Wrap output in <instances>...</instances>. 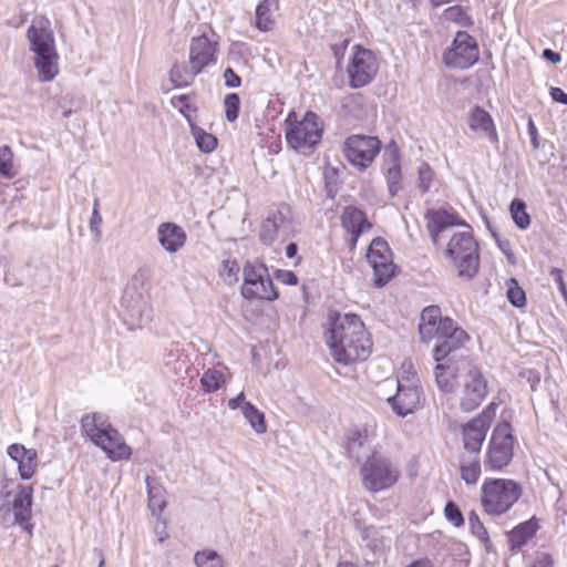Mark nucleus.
<instances>
[{
  "label": "nucleus",
  "mask_w": 567,
  "mask_h": 567,
  "mask_svg": "<svg viewBox=\"0 0 567 567\" xmlns=\"http://www.w3.org/2000/svg\"><path fill=\"white\" fill-rule=\"evenodd\" d=\"M435 381L442 392H453L457 384V364L455 359H443L435 361Z\"/></svg>",
  "instance_id": "cd10ccee"
},
{
  "label": "nucleus",
  "mask_w": 567,
  "mask_h": 567,
  "mask_svg": "<svg viewBox=\"0 0 567 567\" xmlns=\"http://www.w3.org/2000/svg\"><path fill=\"white\" fill-rule=\"evenodd\" d=\"M197 146L205 153H210L217 147V138L205 131H199L195 135Z\"/></svg>",
  "instance_id": "3c124183"
},
{
  "label": "nucleus",
  "mask_w": 567,
  "mask_h": 567,
  "mask_svg": "<svg viewBox=\"0 0 567 567\" xmlns=\"http://www.w3.org/2000/svg\"><path fill=\"white\" fill-rule=\"evenodd\" d=\"M498 406V402L492 401L480 414L461 425V439L467 453H481L487 432L496 417Z\"/></svg>",
  "instance_id": "1a4fd4ad"
},
{
  "label": "nucleus",
  "mask_w": 567,
  "mask_h": 567,
  "mask_svg": "<svg viewBox=\"0 0 567 567\" xmlns=\"http://www.w3.org/2000/svg\"><path fill=\"white\" fill-rule=\"evenodd\" d=\"M324 341L332 360L343 367L367 361L373 350L372 336L364 321L352 312H329Z\"/></svg>",
  "instance_id": "f257e3e1"
},
{
  "label": "nucleus",
  "mask_w": 567,
  "mask_h": 567,
  "mask_svg": "<svg viewBox=\"0 0 567 567\" xmlns=\"http://www.w3.org/2000/svg\"><path fill=\"white\" fill-rule=\"evenodd\" d=\"M365 106L364 95L361 93H351L343 97L342 100V109L352 115H358L361 111H363Z\"/></svg>",
  "instance_id": "a18cd8bd"
},
{
  "label": "nucleus",
  "mask_w": 567,
  "mask_h": 567,
  "mask_svg": "<svg viewBox=\"0 0 567 567\" xmlns=\"http://www.w3.org/2000/svg\"><path fill=\"white\" fill-rule=\"evenodd\" d=\"M506 296L508 301L516 308H523L526 305V295L515 278L506 281Z\"/></svg>",
  "instance_id": "79ce46f5"
},
{
  "label": "nucleus",
  "mask_w": 567,
  "mask_h": 567,
  "mask_svg": "<svg viewBox=\"0 0 567 567\" xmlns=\"http://www.w3.org/2000/svg\"><path fill=\"white\" fill-rule=\"evenodd\" d=\"M369 440V431L365 426H353L346 434L344 449L349 456L354 455Z\"/></svg>",
  "instance_id": "e433bc0d"
},
{
  "label": "nucleus",
  "mask_w": 567,
  "mask_h": 567,
  "mask_svg": "<svg viewBox=\"0 0 567 567\" xmlns=\"http://www.w3.org/2000/svg\"><path fill=\"white\" fill-rule=\"evenodd\" d=\"M224 79L228 87H238L241 84V78L231 68L225 70Z\"/></svg>",
  "instance_id": "13d9d810"
},
{
  "label": "nucleus",
  "mask_w": 567,
  "mask_h": 567,
  "mask_svg": "<svg viewBox=\"0 0 567 567\" xmlns=\"http://www.w3.org/2000/svg\"><path fill=\"white\" fill-rule=\"evenodd\" d=\"M278 10V0H262L259 2L255 12V27L261 32L271 31L275 27L274 12Z\"/></svg>",
  "instance_id": "7c9ffc66"
},
{
  "label": "nucleus",
  "mask_w": 567,
  "mask_h": 567,
  "mask_svg": "<svg viewBox=\"0 0 567 567\" xmlns=\"http://www.w3.org/2000/svg\"><path fill=\"white\" fill-rule=\"evenodd\" d=\"M549 93L555 102L567 105V93H565L560 87H551Z\"/></svg>",
  "instance_id": "052dcab7"
},
{
  "label": "nucleus",
  "mask_w": 567,
  "mask_h": 567,
  "mask_svg": "<svg viewBox=\"0 0 567 567\" xmlns=\"http://www.w3.org/2000/svg\"><path fill=\"white\" fill-rule=\"evenodd\" d=\"M28 39L31 50L37 54L56 51L54 37L50 29V22L45 19L34 21L28 29Z\"/></svg>",
  "instance_id": "b1692460"
},
{
  "label": "nucleus",
  "mask_w": 567,
  "mask_h": 567,
  "mask_svg": "<svg viewBox=\"0 0 567 567\" xmlns=\"http://www.w3.org/2000/svg\"><path fill=\"white\" fill-rule=\"evenodd\" d=\"M289 220L281 212L270 214L260 225L259 238L265 245H271L279 236V231L285 229Z\"/></svg>",
  "instance_id": "c85d7f7f"
},
{
  "label": "nucleus",
  "mask_w": 567,
  "mask_h": 567,
  "mask_svg": "<svg viewBox=\"0 0 567 567\" xmlns=\"http://www.w3.org/2000/svg\"><path fill=\"white\" fill-rule=\"evenodd\" d=\"M422 391L416 384H405L398 381L396 393L394 396H389L393 411L401 416L414 412L421 405Z\"/></svg>",
  "instance_id": "a211bd4d"
},
{
  "label": "nucleus",
  "mask_w": 567,
  "mask_h": 567,
  "mask_svg": "<svg viewBox=\"0 0 567 567\" xmlns=\"http://www.w3.org/2000/svg\"><path fill=\"white\" fill-rule=\"evenodd\" d=\"M382 143L377 136L353 134L343 143L346 159L360 171L367 169L381 151Z\"/></svg>",
  "instance_id": "9d476101"
},
{
  "label": "nucleus",
  "mask_w": 567,
  "mask_h": 567,
  "mask_svg": "<svg viewBox=\"0 0 567 567\" xmlns=\"http://www.w3.org/2000/svg\"><path fill=\"white\" fill-rule=\"evenodd\" d=\"M198 74L189 63H175L169 71V80L175 89H181L189 86Z\"/></svg>",
  "instance_id": "c9c22d12"
},
{
  "label": "nucleus",
  "mask_w": 567,
  "mask_h": 567,
  "mask_svg": "<svg viewBox=\"0 0 567 567\" xmlns=\"http://www.w3.org/2000/svg\"><path fill=\"white\" fill-rule=\"evenodd\" d=\"M157 518H158V520L155 526V533L158 537V542L163 543L164 540H166L169 537L168 532H167V524L165 520L161 519V517H157Z\"/></svg>",
  "instance_id": "bf43d9fd"
},
{
  "label": "nucleus",
  "mask_w": 567,
  "mask_h": 567,
  "mask_svg": "<svg viewBox=\"0 0 567 567\" xmlns=\"http://www.w3.org/2000/svg\"><path fill=\"white\" fill-rule=\"evenodd\" d=\"M550 276L554 278L564 300L567 303V286L564 280L563 270L559 268H553L550 270Z\"/></svg>",
  "instance_id": "6e6d98bb"
},
{
  "label": "nucleus",
  "mask_w": 567,
  "mask_h": 567,
  "mask_svg": "<svg viewBox=\"0 0 567 567\" xmlns=\"http://www.w3.org/2000/svg\"><path fill=\"white\" fill-rule=\"evenodd\" d=\"M7 454L17 464L21 480H31L37 474L40 463L37 450L13 443L7 447Z\"/></svg>",
  "instance_id": "6ab92c4d"
},
{
  "label": "nucleus",
  "mask_w": 567,
  "mask_h": 567,
  "mask_svg": "<svg viewBox=\"0 0 567 567\" xmlns=\"http://www.w3.org/2000/svg\"><path fill=\"white\" fill-rule=\"evenodd\" d=\"M33 486L18 485L17 494L11 504L14 523L20 525L30 536L33 533L32 518Z\"/></svg>",
  "instance_id": "f3484780"
},
{
  "label": "nucleus",
  "mask_w": 567,
  "mask_h": 567,
  "mask_svg": "<svg viewBox=\"0 0 567 567\" xmlns=\"http://www.w3.org/2000/svg\"><path fill=\"white\" fill-rule=\"evenodd\" d=\"M444 516L454 527H461L464 525L463 514L460 507L452 501L446 503L444 507Z\"/></svg>",
  "instance_id": "8fccbe9b"
},
{
  "label": "nucleus",
  "mask_w": 567,
  "mask_h": 567,
  "mask_svg": "<svg viewBox=\"0 0 567 567\" xmlns=\"http://www.w3.org/2000/svg\"><path fill=\"white\" fill-rule=\"evenodd\" d=\"M468 128L480 135L487 137L492 143L498 142V133L495 122L488 111L480 105L470 109L466 117Z\"/></svg>",
  "instance_id": "aec40b11"
},
{
  "label": "nucleus",
  "mask_w": 567,
  "mask_h": 567,
  "mask_svg": "<svg viewBox=\"0 0 567 567\" xmlns=\"http://www.w3.org/2000/svg\"><path fill=\"white\" fill-rule=\"evenodd\" d=\"M488 381L482 370L471 365L463 379L460 406L464 412L476 410L488 395Z\"/></svg>",
  "instance_id": "f8f14e48"
},
{
  "label": "nucleus",
  "mask_w": 567,
  "mask_h": 567,
  "mask_svg": "<svg viewBox=\"0 0 567 567\" xmlns=\"http://www.w3.org/2000/svg\"><path fill=\"white\" fill-rule=\"evenodd\" d=\"M340 224L348 235L347 244L350 250H354L361 235L372 229L373 224L367 213L357 206H346L340 215Z\"/></svg>",
  "instance_id": "2eb2a0df"
},
{
  "label": "nucleus",
  "mask_w": 567,
  "mask_h": 567,
  "mask_svg": "<svg viewBox=\"0 0 567 567\" xmlns=\"http://www.w3.org/2000/svg\"><path fill=\"white\" fill-rule=\"evenodd\" d=\"M539 529V522L536 517H532L517 526L508 533V542L512 549H520L526 545Z\"/></svg>",
  "instance_id": "c756f323"
},
{
  "label": "nucleus",
  "mask_w": 567,
  "mask_h": 567,
  "mask_svg": "<svg viewBox=\"0 0 567 567\" xmlns=\"http://www.w3.org/2000/svg\"><path fill=\"white\" fill-rule=\"evenodd\" d=\"M59 54L56 51L37 54L34 66L38 70L41 82H50L59 74Z\"/></svg>",
  "instance_id": "2f4dec72"
},
{
  "label": "nucleus",
  "mask_w": 567,
  "mask_h": 567,
  "mask_svg": "<svg viewBox=\"0 0 567 567\" xmlns=\"http://www.w3.org/2000/svg\"><path fill=\"white\" fill-rule=\"evenodd\" d=\"M468 524L471 533L475 537H477L485 545H488L491 543L488 530L476 512L472 511L468 513Z\"/></svg>",
  "instance_id": "c03bdc74"
},
{
  "label": "nucleus",
  "mask_w": 567,
  "mask_h": 567,
  "mask_svg": "<svg viewBox=\"0 0 567 567\" xmlns=\"http://www.w3.org/2000/svg\"><path fill=\"white\" fill-rule=\"evenodd\" d=\"M379 68V58L372 50L354 44L347 65L349 86L361 89L369 85L375 79Z\"/></svg>",
  "instance_id": "6e6552de"
},
{
  "label": "nucleus",
  "mask_w": 567,
  "mask_h": 567,
  "mask_svg": "<svg viewBox=\"0 0 567 567\" xmlns=\"http://www.w3.org/2000/svg\"><path fill=\"white\" fill-rule=\"evenodd\" d=\"M17 175L14 155L10 146H0V176L11 179Z\"/></svg>",
  "instance_id": "ea45409f"
},
{
  "label": "nucleus",
  "mask_w": 567,
  "mask_h": 567,
  "mask_svg": "<svg viewBox=\"0 0 567 567\" xmlns=\"http://www.w3.org/2000/svg\"><path fill=\"white\" fill-rule=\"evenodd\" d=\"M111 427L112 425L109 422L107 416L99 412L86 413L80 421L81 434L89 439L93 444L99 442L104 433H106Z\"/></svg>",
  "instance_id": "393cba45"
},
{
  "label": "nucleus",
  "mask_w": 567,
  "mask_h": 567,
  "mask_svg": "<svg viewBox=\"0 0 567 567\" xmlns=\"http://www.w3.org/2000/svg\"><path fill=\"white\" fill-rule=\"evenodd\" d=\"M415 377H416V373L414 371V367H413L412 362H410V361L403 362L400 368L398 381H401V383H405V384H415V382H414Z\"/></svg>",
  "instance_id": "864d4df0"
},
{
  "label": "nucleus",
  "mask_w": 567,
  "mask_h": 567,
  "mask_svg": "<svg viewBox=\"0 0 567 567\" xmlns=\"http://www.w3.org/2000/svg\"><path fill=\"white\" fill-rule=\"evenodd\" d=\"M241 412L245 419L249 422L251 427L257 433H265L267 431V424L265 420V414L259 411L254 404L250 402H245L241 406Z\"/></svg>",
  "instance_id": "4c0bfd02"
},
{
  "label": "nucleus",
  "mask_w": 567,
  "mask_h": 567,
  "mask_svg": "<svg viewBox=\"0 0 567 567\" xmlns=\"http://www.w3.org/2000/svg\"><path fill=\"white\" fill-rule=\"evenodd\" d=\"M94 445L100 447L111 461L128 460L132 455L131 447L113 426Z\"/></svg>",
  "instance_id": "5701e85b"
},
{
  "label": "nucleus",
  "mask_w": 567,
  "mask_h": 567,
  "mask_svg": "<svg viewBox=\"0 0 567 567\" xmlns=\"http://www.w3.org/2000/svg\"><path fill=\"white\" fill-rule=\"evenodd\" d=\"M245 401V394L244 392H240L236 398H233L228 401V408L231 410H236L241 404L244 405Z\"/></svg>",
  "instance_id": "e2e57ef3"
},
{
  "label": "nucleus",
  "mask_w": 567,
  "mask_h": 567,
  "mask_svg": "<svg viewBox=\"0 0 567 567\" xmlns=\"http://www.w3.org/2000/svg\"><path fill=\"white\" fill-rule=\"evenodd\" d=\"M425 219L427 231L434 244H437L439 236L445 228L467 225L457 214L446 209L427 210Z\"/></svg>",
  "instance_id": "4be33fe9"
},
{
  "label": "nucleus",
  "mask_w": 567,
  "mask_h": 567,
  "mask_svg": "<svg viewBox=\"0 0 567 567\" xmlns=\"http://www.w3.org/2000/svg\"><path fill=\"white\" fill-rule=\"evenodd\" d=\"M241 295L248 300L275 301L279 297L268 268L264 264L247 261L243 269Z\"/></svg>",
  "instance_id": "0eeeda50"
},
{
  "label": "nucleus",
  "mask_w": 567,
  "mask_h": 567,
  "mask_svg": "<svg viewBox=\"0 0 567 567\" xmlns=\"http://www.w3.org/2000/svg\"><path fill=\"white\" fill-rule=\"evenodd\" d=\"M511 216L515 225L520 229H526L530 225V216L527 213L526 204L519 198L512 200L509 206Z\"/></svg>",
  "instance_id": "58836bf2"
},
{
  "label": "nucleus",
  "mask_w": 567,
  "mask_h": 567,
  "mask_svg": "<svg viewBox=\"0 0 567 567\" xmlns=\"http://www.w3.org/2000/svg\"><path fill=\"white\" fill-rule=\"evenodd\" d=\"M218 43L203 34L194 37L189 44L188 63L202 73L206 68L217 62Z\"/></svg>",
  "instance_id": "dca6fc26"
},
{
  "label": "nucleus",
  "mask_w": 567,
  "mask_h": 567,
  "mask_svg": "<svg viewBox=\"0 0 567 567\" xmlns=\"http://www.w3.org/2000/svg\"><path fill=\"white\" fill-rule=\"evenodd\" d=\"M157 235L161 245L168 252H176L183 248L187 238L184 229L174 223L159 225Z\"/></svg>",
  "instance_id": "bb28decb"
},
{
  "label": "nucleus",
  "mask_w": 567,
  "mask_h": 567,
  "mask_svg": "<svg viewBox=\"0 0 567 567\" xmlns=\"http://www.w3.org/2000/svg\"><path fill=\"white\" fill-rule=\"evenodd\" d=\"M522 485L512 478L487 477L481 485L480 502L485 514H506L522 497Z\"/></svg>",
  "instance_id": "20e7f679"
},
{
  "label": "nucleus",
  "mask_w": 567,
  "mask_h": 567,
  "mask_svg": "<svg viewBox=\"0 0 567 567\" xmlns=\"http://www.w3.org/2000/svg\"><path fill=\"white\" fill-rule=\"evenodd\" d=\"M444 256L457 277L470 280L477 275L481 262L480 246L471 226L466 225V230L451 236Z\"/></svg>",
  "instance_id": "f03ea898"
},
{
  "label": "nucleus",
  "mask_w": 567,
  "mask_h": 567,
  "mask_svg": "<svg viewBox=\"0 0 567 567\" xmlns=\"http://www.w3.org/2000/svg\"><path fill=\"white\" fill-rule=\"evenodd\" d=\"M386 154L389 155V162L386 164L385 177L391 196H395L401 188L402 179L400 154L396 147L389 151Z\"/></svg>",
  "instance_id": "72a5a7b5"
},
{
  "label": "nucleus",
  "mask_w": 567,
  "mask_h": 567,
  "mask_svg": "<svg viewBox=\"0 0 567 567\" xmlns=\"http://www.w3.org/2000/svg\"><path fill=\"white\" fill-rule=\"evenodd\" d=\"M434 178V171L429 164H422L419 168V186L423 192H427Z\"/></svg>",
  "instance_id": "603ef678"
},
{
  "label": "nucleus",
  "mask_w": 567,
  "mask_h": 567,
  "mask_svg": "<svg viewBox=\"0 0 567 567\" xmlns=\"http://www.w3.org/2000/svg\"><path fill=\"white\" fill-rule=\"evenodd\" d=\"M171 104L179 111V113L185 116L188 121L192 120L193 114L196 112V107L190 102V96L188 94H182L178 96H174L171 100Z\"/></svg>",
  "instance_id": "de8ad7c7"
},
{
  "label": "nucleus",
  "mask_w": 567,
  "mask_h": 567,
  "mask_svg": "<svg viewBox=\"0 0 567 567\" xmlns=\"http://www.w3.org/2000/svg\"><path fill=\"white\" fill-rule=\"evenodd\" d=\"M297 252H298V247L295 243H290L286 247V256L290 259L296 258L295 265H299L302 260V258L300 256H297Z\"/></svg>",
  "instance_id": "680f3d73"
},
{
  "label": "nucleus",
  "mask_w": 567,
  "mask_h": 567,
  "mask_svg": "<svg viewBox=\"0 0 567 567\" xmlns=\"http://www.w3.org/2000/svg\"><path fill=\"white\" fill-rule=\"evenodd\" d=\"M455 322L449 317H442L439 306H427L421 312V320L419 324L420 338L423 342H429L433 339H441L451 331Z\"/></svg>",
  "instance_id": "4468645a"
},
{
  "label": "nucleus",
  "mask_w": 567,
  "mask_h": 567,
  "mask_svg": "<svg viewBox=\"0 0 567 567\" xmlns=\"http://www.w3.org/2000/svg\"><path fill=\"white\" fill-rule=\"evenodd\" d=\"M528 127H529L530 135L536 136L537 135V128H536V126H535L533 121H529Z\"/></svg>",
  "instance_id": "338daca9"
},
{
  "label": "nucleus",
  "mask_w": 567,
  "mask_h": 567,
  "mask_svg": "<svg viewBox=\"0 0 567 567\" xmlns=\"http://www.w3.org/2000/svg\"><path fill=\"white\" fill-rule=\"evenodd\" d=\"M194 560L197 567H224L223 558L210 549L197 551Z\"/></svg>",
  "instance_id": "37998d69"
},
{
  "label": "nucleus",
  "mask_w": 567,
  "mask_h": 567,
  "mask_svg": "<svg viewBox=\"0 0 567 567\" xmlns=\"http://www.w3.org/2000/svg\"><path fill=\"white\" fill-rule=\"evenodd\" d=\"M515 437L508 422L499 423L488 442L484 465L488 472H503L513 461Z\"/></svg>",
  "instance_id": "423d86ee"
},
{
  "label": "nucleus",
  "mask_w": 567,
  "mask_h": 567,
  "mask_svg": "<svg viewBox=\"0 0 567 567\" xmlns=\"http://www.w3.org/2000/svg\"><path fill=\"white\" fill-rule=\"evenodd\" d=\"M147 494H148V508L152 515L161 517L166 507V489L155 478L146 477Z\"/></svg>",
  "instance_id": "473e14b6"
},
{
  "label": "nucleus",
  "mask_w": 567,
  "mask_h": 567,
  "mask_svg": "<svg viewBox=\"0 0 567 567\" xmlns=\"http://www.w3.org/2000/svg\"><path fill=\"white\" fill-rule=\"evenodd\" d=\"M543 56L553 63H558L561 60L560 54L550 49H545L543 51Z\"/></svg>",
  "instance_id": "0e129e2a"
},
{
  "label": "nucleus",
  "mask_w": 567,
  "mask_h": 567,
  "mask_svg": "<svg viewBox=\"0 0 567 567\" xmlns=\"http://www.w3.org/2000/svg\"><path fill=\"white\" fill-rule=\"evenodd\" d=\"M322 134L323 123L312 111L306 112L302 118H299L298 114L291 111L285 120L287 144L300 154H311L320 143Z\"/></svg>",
  "instance_id": "7ed1b4c3"
},
{
  "label": "nucleus",
  "mask_w": 567,
  "mask_h": 567,
  "mask_svg": "<svg viewBox=\"0 0 567 567\" xmlns=\"http://www.w3.org/2000/svg\"><path fill=\"white\" fill-rule=\"evenodd\" d=\"M240 109V99L237 93L226 94L224 97L225 117L228 122H235L238 118Z\"/></svg>",
  "instance_id": "49530a36"
},
{
  "label": "nucleus",
  "mask_w": 567,
  "mask_h": 567,
  "mask_svg": "<svg viewBox=\"0 0 567 567\" xmlns=\"http://www.w3.org/2000/svg\"><path fill=\"white\" fill-rule=\"evenodd\" d=\"M555 561L551 554L547 551H536L530 567H554Z\"/></svg>",
  "instance_id": "5fc2aeb1"
},
{
  "label": "nucleus",
  "mask_w": 567,
  "mask_h": 567,
  "mask_svg": "<svg viewBox=\"0 0 567 567\" xmlns=\"http://www.w3.org/2000/svg\"><path fill=\"white\" fill-rule=\"evenodd\" d=\"M360 476L367 491L378 493L395 486L401 472L390 457L372 451L360 466Z\"/></svg>",
  "instance_id": "39448f33"
},
{
  "label": "nucleus",
  "mask_w": 567,
  "mask_h": 567,
  "mask_svg": "<svg viewBox=\"0 0 567 567\" xmlns=\"http://www.w3.org/2000/svg\"><path fill=\"white\" fill-rule=\"evenodd\" d=\"M275 277L284 285L296 286L298 284V277L291 270H277Z\"/></svg>",
  "instance_id": "4d7b16f0"
},
{
  "label": "nucleus",
  "mask_w": 567,
  "mask_h": 567,
  "mask_svg": "<svg viewBox=\"0 0 567 567\" xmlns=\"http://www.w3.org/2000/svg\"><path fill=\"white\" fill-rule=\"evenodd\" d=\"M337 567H358V566L351 561H342V563H339Z\"/></svg>",
  "instance_id": "774afa93"
},
{
  "label": "nucleus",
  "mask_w": 567,
  "mask_h": 567,
  "mask_svg": "<svg viewBox=\"0 0 567 567\" xmlns=\"http://www.w3.org/2000/svg\"><path fill=\"white\" fill-rule=\"evenodd\" d=\"M367 259L373 269L374 285L383 287L398 274V266L393 262L392 251L388 243L381 238H374L369 245Z\"/></svg>",
  "instance_id": "9b49d317"
},
{
  "label": "nucleus",
  "mask_w": 567,
  "mask_h": 567,
  "mask_svg": "<svg viewBox=\"0 0 567 567\" xmlns=\"http://www.w3.org/2000/svg\"><path fill=\"white\" fill-rule=\"evenodd\" d=\"M442 18L446 22H452L461 27H471L473 24L472 18L461 6L449 7L443 11Z\"/></svg>",
  "instance_id": "a19ab883"
},
{
  "label": "nucleus",
  "mask_w": 567,
  "mask_h": 567,
  "mask_svg": "<svg viewBox=\"0 0 567 567\" xmlns=\"http://www.w3.org/2000/svg\"><path fill=\"white\" fill-rule=\"evenodd\" d=\"M406 567H434V565L431 559L425 557V558H420V559L413 560Z\"/></svg>",
  "instance_id": "69168bd1"
},
{
  "label": "nucleus",
  "mask_w": 567,
  "mask_h": 567,
  "mask_svg": "<svg viewBox=\"0 0 567 567\" xmlns=\"http://www.w3.org/2000/svg\"><path fill=\"white\" fill-rule=\"evenodd\" d=\"M478 47L467 32L458 31L452 47L444 53V63L454 69H467L478 60Z\"/></svg>",
  "instance_id": "ddd939ff"
},
{
  "label": "nucleus",
  "mask_w": 567,
  "mask_h": 567,
  "mask_svg": "<svg viewBox=\"0 0 567 567\" xmlns=\"http://www.w3.org/2000/svg\"><path fill=\"white\" fill-rule=\"evenodd\" d=\"M440 340V343L433 349L434 361L455 359L454 353L465 346L470 337L463 329L454 324L451 331L446 336H442Z\"/></svg>",
  "instance_id": "412c9836"
},
{
  "label": "nucleus",
  "mask_w": 567,
  "mask_h": 567,
  "mask_svg": "<svg viewBox=\"0 0 567 567\" xmlns=\"http://www.w3.org/2000/svg\"><path fill=\"white\" fill-rule=\"evenodd\" d=\"M239 274V265L235 259H226L223 261L219 275L229 285L237 282Z\"/></svg>",
  "instance_id": "09e8293b"
},
{
  "label": "nucleus",
  "mask_w": 567,
  "mask_h": 567,
  "mask_svg": "<svg viewBox=\"0 0 567 567\" xmlns=\"http://www.w3.org/2000/svg\"><path fill=\"white\" fill-rule=\"evenodd\" d=\"M461 480L468 486H475L482 475L481 457L477 453H462L457 457Z\"/></svg>",
  "instance_id": "a878e982"
},
{
  "label": "nucleus",
  "mask_w": 567,
  "mask_h": 567,
  "mask_svg": "<svg viewBox=\"0 0 567 567\" xmlns=\"http://www.w3.org/2000/svg\"><path fill=\"white\" fill-rule=\"evenodd\" d=\"M227 368H209L204 371L199 382L205 393H213L223 388L227 382Z\"/></svg>",
  "instance_id": "f704fd0d"
}]
</instances>
